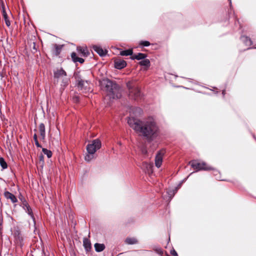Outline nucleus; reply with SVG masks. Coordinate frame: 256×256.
<instances>
[{
  "instance_id": "nucleus-28",
  "label": "nucleus",
  "mask_w": 256,
  "mask_h": 256,
  "mask_svg": "<svg viewBox=\"0 0 256 256\" xmlns=\"http://www.w3.org/2000/svg\"><path fill=\"white\" fill-rule=\"evenodd\" d=\"M3 16L5 20L6 24L8 26H9L10 25V22L8 20L7 14L4 11L3 12Z\"/></svg>"
},
{
  "instance_id": "nucleus-19",
  "label": "nucleus",
  "mask_w": 256,
  "mask_h": 256,
  "mask_svg": "<svg viewBox=\"0 0 256 256\" xmlns=\"http://www.w3.org/2000/svg\"><path fill=\"white\" fill-rule=\"evenodd\" d=\"M14 236L16 240L21 242L22 238L19 230H16L14 232Z\"/></svg>"
},
{
  "instance_id": "nucleus-18",
  "label": "nucleus",
  "mask_w": 256,
  "mask_h": 256,
  "mask_svg": "<svg viewBox=\"0 0 256 256\" xmlns=\"http://www.w3.org/2000/svg\"><path fill=\"white\" fill-rule=\"evenodd\" d=\"M152 164L146 162H144L142 164V168L146 170L148 172L152 170Z\"/></svg>"
},
{
  "instance_id": "nucleus-9",
  "label": "nucleus",
  "mask_w": 256,
  "mask_h": 256,
  "mask_svg": "<svg viewBox=\"0 0 256 256\" xmlns=\"http://www.w3.org/2000/svg\"><path fill=\"white\" fill-rule=\"evenodd\" d=\"M164 155V151L159 152L156 155L155 158V166L159 168L160 167L163 160V156Z\"/></svg>"
},
{
  "instance_id": "nucleus-6",
  "label": "nucleus",
  "mask_w": 256,
  "mask_h": 256,
  "mask_svg": "<svg viewBox=\"0 0 256 256\" xmlns=\"http://www.w3.org/2000/svg\"><path fill=\"white\" fill-rule=\"evenodd\" d=\"M126 86L129 89L130 97L135 100H138L140 96V92L138 88L132 86V84L130 82L126 84Z\"/></svg>"
},
{
  "instance_id": "nucleus-10",
  "label": "nucleus",
  "mask_w": 256,
  "mask_h": 256,
  "mask_svg": "<svg viewBox=\"0 0 256 256\" xmlns=\"http://www.w3.org/2000/svg\"><path fill=\"white\" fill-rule=\"evenodd\" d=\"M126 62L123 60L116 59L114 60V66L117 69H122L126 67Z\"/></svg>"
},
{
  "instance_id": "nucleus-32",
  "label": "nucleus",
  "mask_w": 256,
  "mask_h": 256,
  "mask_svg": "<svg viewBox=\"0 0 256 256\" xmlns=\"http://www.w3.org/2000/svg\"><path fill=\"white\" fill-rule=\"evenodd\" d=\"M170 254L173 256H177V253H176V252L174 250H171Z\"/></svg>"
},
{
  "instance_id": "nucleus-29",
  "label": "nucleus",
  "mask_w": 256,
  "mask_h": 256,
  "mask_svg": "<svg viewBox=\"0 0 256 256\" xmlns=\"http://www.w3.org/2000/svg\"><path fill=\"white\" fill-rule=\"evenodd\" d=\"M140 44L143 46H148L150 45V43L148 41H142L140 42Z\"/></svg>"
},
{
  "instance_id": "nucleus-23",
  "label": "nucleus",
  "mask_w": 256,
  "mask_h": 256,
  "mask_svg": "<svg viewBox=\"0 0 256 256\" xmlns=\"http://www.w3.org/2000/svg\"><path fill=\"white\" fill-rule=\"evenodd\" d=\"M126 242L129 244H136L138 242V240L134 238H126Z\"/></svg>"
},
{
  "instance_id": "nucleus-21",
  "label": "nucleus",
  "mask_w": 256,
  "mask_h": 256,
  "mask_svg": "<svg viewBox=\"0 0 256 256\" xmlns=\"http://www.w3.org/2000/svg\"><path fill=\"white\" fill-rule=\"evenodd\" d=\"M241 40L246 46H250L252 44V40L247 36H242Z\"/></svg>"
},
{
  "instance_id": "nucleus-26",
  "label": "nucleus",
  "mask_w": 256,
  "mask_h": 256,
  "mask_svg": "<svg viewBox=\"0 0 256 256\" xmlns=\"http://www.w3.org/2000/svg\"><path fill=\"white\" fill-rule=\"evenodd\" d=\"M140 64L146 66H149L150 64V62L148 59H144L140 62Z\"/></svg>"
},
{
  "instance_id": "nucleus-15",
  "label": "nucleus",
  "mask_w": 256,
  "mask_h": 256,
  "mask_svg": "<svg viewBox=\"0 0 256 256\" xmlns=\"http://www.w3.org/2000/svg\"><path fill=\"white\" fill-rule=\"evenodd\" d=\"M71 57L72 60L75 62H79L80 64H82L84 62V60L77 56L75 52H72V54Z\"/></svg>"
},
{
  "instance_id": "nucleus-35",
  "label": "nucleus",
  "mask_w": 256,
  "mask_h": 256,
  "mask_svg": "<svg viewBox=\"0 0 256 256\" xmlns=\"http://www.w3.org/2000/svg\"><path fill=\"white\" fill-rule=\"evenodd\" d=\"M224 91L222 92V94H224Z\"/></svg>"
},
{
  "instance_id": "nucleus-33",
  "label": "nucleus",
  "mask_w": 256,
  "mask_h": 256,
  "mask_svg": "<svg viewBox=\"0 0 256 256\" xmlns=\"http://www.w3.org/2000/svg\"><path fill=\"white\" fill-rule=\"evenodd\" d=\"M34 142H35V144L36 145V146L38 148H41L42 146H40V144H39L38 142V140H34Z\"/></svg>"
},
{
  "instance_id": "nucleus-16",
  "label": "nucleus",
  "mask_w": 256,
  "mask_h": 256,
  "mask_svg": "<svg viewBox=\"0 0 256 256\" xmlns=\"http://www.w3.org/2000/svg\"><path fill=\"white\" fill-rule=\"evenodd\" d=\"M95 250L97 252H100L105 248V245L103 244L96 243L94 245Z\"/></svg>"
},
{
  "instance_id": "nucleus-34",
  "label": "nucleus",
  "mask_w": 256,
  "mask_h": 256,
  "mask_svg": "<svg viewBox=\"0 0 256 256\" xmlns=\"http://www.w3.org/2000/svg\"><path fill=\"white\" fill-rule=\"evenodd\" d=\"M34 140H38V137H37V135L36 134H34Z\"/></svg>"
},
{
  "instance_id": "nucleus-3",
  "label": "nucleus",
  "mask_w": 256,
  "mask_h": 256,
  "mask_svg": "<svg viewBox=\"0 0 256 256\" xmlns=\"http://www.w3.org/2000/svg\"><path fill=\"white\" fill-rule=\"evenodd\" d=\"M102 146L101 142L98 139H96L91 142L86 146V154L84 159L86 162H90L96 158V152Z\"/></svg>"
},
{
  "instance_id": "nucleus-11",
  "label": "nucleus",
  "mask_w": 256,
  "mask_h": 256,
  "mask_svg": "<svg viewBox=\"0 0 256 256\" xmlns=\"http://www.w3.org/2000/svg\"><path fill=\"white\" fill-rule=\"evenodd\" d=\"M4 195L6 199L10 200L12 203H16L18 202L16 196L8 191H5Z\"/></svg>"
},
{
  "instance_id": "nucleus-12",
  "label": "nucleus",
  "mask_w": 256,
  "mask_h": 256,
  "mask_svg": "<svg viewBox=\"0 0 256 256\" xmlns=\"http://www.w3.org/2000/svg\"><path fill=\"white\" fill-rule=\"evenodd\" d=\"M94 50L100 56H102L106 54V50H103L100 46H93Z\"/></svg>"
},
{
  "instance_id": "nucleus-13",
  "label": "nucleus",
  "mask_w": 256,
  "mask_h": 256,
  "mask_svg": "<svg viewBox=\"0 0 256 256\" xmlns=\"http://www.w3.org/2000/svg\"><path fill=\"white\" fill-rule=\"evenodd\" d=\"M77 50L84 56H87L89 54L88 49L86 46H78Z\"/></svg>"
},
{
  "instance_id": "nucleus-5",
  "label": "nucleus",
  "mask_w": 256,
  "mask_h": 256,
  "mask_svg": "<svg viewBox=\"0 0 256 256\" xmlns=\"http://www.w3.org/2000/svg\"><path fill=\"white\" fill-rule=\"evenodd\" d=\"M189 164H190L191 166L194 169L196 170V172L200 170H212V167L204 162H199L197 160H192Z\"/></svg>"
},
{
  "instance_id": "nucleus-7",
  "label": "nucleus",
  "mask_w": 256,
  "mask_h": 256,
  "mask_svg": "<svg viewBox=\"0 0 256 256\" xmlns=\"http://www.w3.org/2000/svg\"><path fill=\"white\" fill-rule=\"evenodd\" d=\"M20 200L22 201V208L26 210V212L30 216V217L34 220V216L32 211V208H30V205L26 202V200L24 198H20Z\"/></svg>"
},
{
  "instance_id": "nucleus-2",
  "label": "nucleus",
  "mask_w": 256,
  "mask_h": 256,
  "mask_svg": "<svg viewBox=\"0 0 256 256\" xmlns=\"http://www.w3.org/2000/svg\"><path fill=\"white\" fill-rule=\"evenodd\" d=\"M102 88L107 92V97L110 98H120L121 97V90L116 83L108 80H103L101 82Z\"/></svg>"
},
{
  "instance_id": "nucleus-14",
  "label": "nucleus",
  "mask_w": 256,
  "mask_h": 256,
  "mask_svg": "<svg viewBox=\"0 0 256 256\" xmlns=\"http://www.w3.org/2000/svg\"><path fill=\"white\" fill-rule=\"evenodd\" d=\"M39 130L40 133V136L41 137V140L43 141L45 140V126L44 124H40L39 126Z\"/></svg>"
},
{
  "instance_id": "nucleus-30",
  "label": "nucleus",
  "mask_w": 256,
  "mask_h": 256,
  "mask_svg": "<svg viewBox=\"0 0 256 256\" xmlns=\"http://www.w3.org/2000/svg\"><path fill=\"white\" fill-rule=\"evenodd\" d=\"M85 82L88 83V81L87 80L84 81V80H81L78 81V86H80L82 88L84 86Z\"/></svg>"
},
{
  "instance_id": "nucleus-4",
  "label": "nucleus",
  "mask_w": 256,
  "mask_h": 256,
  "mask_svg": "<svg viewBox=\"0 0 256 256\" xmlns=\"http://www.w3.org/2000/svg\"><path fill=\"white\" fill-rule=\"evenodd\" d=\"M54 84L60 83L62 87H66L68 84L70 79L67 76L66 72L62 68L58 69L54 71Z\"/></svg>"
},
{
  "instance_id": "nucleus-8",
  "label": "nucleus",
  "mask_w": 256,
  "mask_h": 256,
  "mask_svg": "<svg viewBox=\"0 0 256 256\" xmlns=\"http://www.w3.org/2000/svg\"><path fill=\"white\" fill-rule=\"evenodd\" d=\"M20 200L22 201V208L26 210V212L30 216V217L34 220V216L32 211V208H30V205L26 202V200L24 198H20Z\"/></svg>"
},
{
  "instance_id": "nucleus-20",
  "label": "nucleus",
  "mask_w": 256,
  "mask_h": 256,
  "mask_svg": "<svg viewBox=\"0 0 256 256\" xmlns=\"http://www.w3.org/2000/svg\"><path fill=\"white\" fill-rule=\"evenodd\" d=\"M146 57V55L142 53H138L137 54H134V56H132L131 57V58L132 60L136 59L138 60H142L144 58Z\"/></svg>"
},
{
  "instance_id": "nucleus-25",
  "label": "nucleus",
  "mask_w": 256,
  "mask_h": 256,
  "mask_svg": "<svg viewBox=\"0 0 256 256\" xmlns=\"http://www.w3.org/2000/svg\"><path fill=\"white\" fill-rule=\"evenodd\" d=\"M0 165L2 169H6L8 168V164L3 158H0Z\"/></svg>"
},
{
  "instance_id": "nucleus-17",
  "label": "nucleus",
  "mask_w": 256,
  "mask_h": 256,
  "mask_svg": "<svg viewBox=\"0 0 256 256\" xmlns=\"http://www.w3.org/2000/svg\"><path fill=\"white\" fill-rule=\"evenodd\" d=\"M62 47V46L58 45L57 44H54L53 45V50L56 55L58 56L60 54Z\"/></svg>"
},
{
  "instance_id": "nucleus-1",
  "label": "nucleus",
  "mask_w": 256,
  "mask_h": 256,
  "mask_svg": "<svg viewBox=\"0 0 256 256\" xmlns=\"http://www.w3.org/2000/svg\"><path fill=\"white\" fill-rule=\"evenodd\" d=\"M129 126L137 132H140L148 140H152L156 138L159 132L158 126L152 117L140 120L134 118H129L128 120Z\"/></svg>"
},
{
  "instance_id": "nucleus-27",
  "label": "nucleus",
  "mask_w": 256,
  "mask_h": 256,
  "mask_svg": "<svg viewBox=\"0 0 256 256\" xmlns=\"http://www.w3.org/2000/svg\"><path fill=\"white\" fill-rule=\"evenodd\" d=\"M42 152L47 156L48 158H51L52 156V152L50 150H48L46 148H43L42 149Z\"/></svg>"
},
{
  "instance_id": "nucleus-22",
  "label": "nucleus",
  "mask_w": 256,
  "mask_h": 256,
  "mask_svg": "<svg viewBox=\"0 0 256 256\" xmlns=\"http://www.w3.org/2000/svg\"><path fill=\"white\" fill-rule=\"evenodd\" d=\"M84 246L87 251L90 250L91 248V244L90 241L86 238H84Z\"/></svg>"
},
{
  "instance_id": "nucleus-31",
  "label": "nucleus",
  "mask_w": 256,
  "mask_h": 256,
  "mask_svg": "<svg viewBox=\"0 0 256 256\" xmlns=\"http://www.w3.org/2000/svg\"><path fill=\"white\" fill-rule=\"evenodd\" d=\"M155 251L160 255L163 254V250L160 248H156Z\"/></svg>"
},
{
  "instance_id": "nucleus-24",
  "label": "nucleus",
  "mask_w": 256,
  "mask_h": 256,
  "mask_svg": "<svg viewBox=\"0 0 256 256\" xmlns=\"http://www.w3.org/2000/svg\"><path fill=\"white\" fill-rule=\"evenodd\" d=\"M120 54L123 56H132V50L130 49L122 50L120 52Z\"/></svg>"
}]
</instances>
